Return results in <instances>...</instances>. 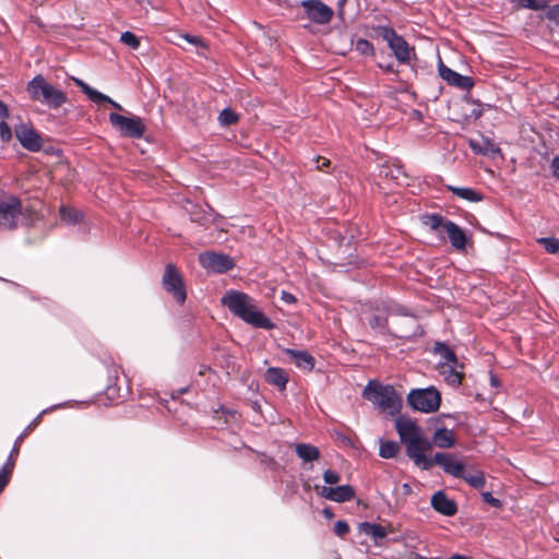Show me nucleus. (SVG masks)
<instances>
[{
  "label": "nucleus",
  "mask_w": 559,
  "mask_h": 559,
  "mask_svg": "<svg viewBox=\"0 0 559 559\" xmlns=\"http://www.w3.org/2000/svg\"><path fill=\"white\" fill-rule=\"evenodd\" d=\"M31 97L52 108H59L67 102V95L46 82L41 75H36L27 86Z\"/></svg>",
  "instance_id": "obj_4"
},
{
  "label": "nucleus",
  "mask_w": 559,
  "mask_h": 559,
  "mask_svg": "<svg viewBox=\"0 0 559 559\" xmlns=\"http://www.w3.org/2000/svg\"><path fill=\"white\" fill-rule=\"evenodd\" d=\"M12 138V132L10 127L4 122H0V140L2 142H9Z\"/></svg>",
  "instance_id": "obj_41"
},
{
  "label": "nucleus",
  "mask_w": 559,
  "mask_h": 559,
  "mask_svg": "<svg viewBox=\"0 0 559 559\" xmlns=\"http://www.w3.org/2000/svg\"><path fill=\"white\" fill-rule=\"evenodd\" d=\"M180 37L182 39H185L188 44H191V45L195 46L197 48H200L202 50H205L207 48L205 43L203 41V39L199 36L185 34V35H180Z\"/></svg>",
  "instance_id": "obj_38"
},
{
  "label": "nucleus",
  "mask_w": 559,
  "mask_h": 559,
  "mask_svg": "<svg viewBox=\"0 0 559 559\" xmlns=\"http://www.w3.org/2000/svg\"><path fill=\"white\" fill-rule=\"evenodd\" d=\"M455 436L452 430L439 428L435 431L431 443L441 449H450L455 445Z\"/></svg>",
  "instance_id": "obj_23"
},
{
  "label": "nucleus",
  "mask_w": 559,
  "mask_h": 559,
  "mask_svg": "<svg viewBox=\"0 0 559 559\" xmlns=\"http://www.w3.org/2000/svg\"><path fill=\"white\" fill-rule=\"evenodd\" d=\"M320 495L335 502H346L354 498L355 490L349 485H342L337 487H322Z\"/></svg>",
  "instance_id": "obj_16"
},
{
  "label": "nucleus",
  "mask_w": 559,
  "mask_h": 559,
  "mask_svg": "<svg viewBox=\"0 0 559 559\" xmlns=\"http://www.w3.org/2000/svg\"><path fill=\"white\" fill-rule=\"evenodd\" d=\"M334 532L336 535L343 537L349 532V526L345 521H337L334 525Z\"/></svg>",
  "instance_id": "obj_42"
},
{
  "label": "nucleus",
  "mask_w": 559,
  "mask_h": 559,
  "mask_svg": "<svg viewBox=\"0 0 559 559\" xmlns=\"http://www.w3.org/2000/svg\"><path fill=\"white\" fill-rule=\"evenodd\" d=\"M400 450V445L395 441H382L380 444L379 454L383 459L394 457Z\"/></svg>",
  "instance_id": "obj_30"
},
{
  "label": "nucleus",
  "mask_w": 559,
  "mask_h": 559,
  "mask_svg": "<svg viewBox=\"0 0 559 559\" xmlns=\"http://www.w3.org/2000/svg\"><path fill=\"white\" fill-rule=\"evenodd\" d=\"M15 135L22 146L31 152H38L43 146L40 135L34 128L27 124H20L15 128Z\"/></svg>",
  "instance_id": "obj_14"
},
{
  "label": "nucleus",
  "mask_w": 559,
  "mask_h": 559,
  "mask_svg": "<svg viewBox=\"0 0 559 559\" xmlns=\"http://www.w3.org/2000/svg\"><path fill=\"white\" fill-rule=\"evenodd\" d=\"M76 86L81 88V91L92 100L93 103L100 104V103H109L111 106H114L116 109L122 110L121 105L116 103L114 99H111L109 96L98 92L97 90L87 85L84 81L81 79H73Z\"/></svg>",
  "instance_id": "obj_19"
},
{
  "label": "nucleus",
  "mask_w": 559,
  "mask_h": 559,
  "mask_svg": "<svg viewBox=\"0 0 559 559\" xmlns=\"http://www.w3.org/2000/svg\"><path fill=\"white\" fill-rule=\"evenodd\" d=\"M545 17L556 26H559V5L549 7L545 12Z\"/></svg>",
  "instance_id": "obj_37"
},
{
  "label": "nucleus",
  "mask_w": 559,
  "mask_h": 559,
  "mask_svg": "<svg viewBox=\"0 0 559 559\" xmlns=\"http://www.w3.org/2000/svg\"><path fill=\"white\" fill-rule=\"evenodd\" d=\"M222 304L236 317L246 323L260 329L272 330L274 323L259 309L257 301L239 290H228L222 298Z\"/></svg>",
  "instance_id": "obj_1"
},
{
  "label": "nucleus",
  "mask_w": 559,
  "mask_h": 559,
  "mask_svg": "<svg viewBox=\"0 0 559 559\" xmlns=\"http://www.w3.org/2000/svg\"><path fill=\"white\" fill-rule=\"evenodd\" d=\"M347 0H338V14L343 15V7Z\"/></svg>",
  "instance_id": "obj_50"
},
{
  "label": "nucleus",
  "mask_w": 559,
  "mask_h": 559,
  "mask_svg": "<svg viewBox=\"0 0 559 559\" xmlns=\"http://www.w3.org/2000/svg\"><path fill=\"white\" fill-rule=\"evenodd\" d=\"M457 367H462L459 362H440L438 365V371L443 377L444 381L452 385L459 386L462 383L463 372L457 370Z\"/></svg>",
  "instance_id": "obj_20"
},
{
  "label": "nucleus",
  "mask_w": 559,
  "mask_h": 559,
  "mask_svg": "<svg viewBox=\"0 0 559 559\" xmlns=\"http://www.w3.org/2000/svg\"><path fill=\"white\" fill-rule=\"evenodd\" d=\"M8 116V109L7 106L0 102V118H5Z\"/></svg>",
  "instance_id": "obj_48"
},
{
  "label": "nucleus",
  "mask_w": 559,
  "mask_h": 559,
  "mask_svg": "<svg viewBox=\"0 0 559 559\" xmlns=\"http://www.w3.org/2000/svg\"><path fill=\"white\" fill-rule=\"evenodd\" d=\"M199 262L207 271L224 273L235 266L234 260L224 253L203 252L199 254Z\"/></svg>",
  "instance_id": "obj_12"
},
{
  "label": "nucleus",
  "mask_w": 559,
  "mask_h": 559,
  "mask_svg": "<svg viewBox=\"0 0 559 559\" xmlns=\"http://www.w3.org/2000/svg\"><path fill=\"white\" fill-rule=\"evenodd\" d=\"M449 190H451L455 195H457L461 199L471 201V202H479L483 200V195L478 193L477 191L471 189V188H459V187H448Z\"/></svg>",
  "instance_id": "obj_27"
},
{
  "label": "nucleus",
  "mask_w": 559,
  "mask_h": 559,
  "mask_svg": "<svg viewBox=\"0 0 559 559\" xmlns=\"http://www.w3.org/2000/svg\"><path fill=\"white\" fill-rule=\"evenodd\" d=\"M469 146L475 153L484 155H495L500 152L497 144L488 139H485L481 142L471 141Z\"/></svg>",
  "instance_id": "obj_26"
},
{
  "label": "nucleus",
  "mask_w": 559,
  "mask_h": 559,
  "mask_svg": "<svg viewBox=\"0 0 559 559\" xmlns=\"http://www.w3.org/2000/svg\"><path fill=\"white\" fill-rule=\"evenodd\" d=\"M554 176L559 180V157H555L551 162Z\"/></svg>",
  "instance_id": "obj_47"
},
{
  "label": "nucleus",
  "mask_w": 559,
  "mask_h": 559,
  "mask_svg": "<svg viewBox=\"0 0 559 559\" xmlns=\"http://www.w3.org/2000/svg\"><path fill=\"white\" fill-rule=\"evenodd\" d=\"M539 242L544 245L545 249L549 253L559 252V240L556 238H542Z\"/></svg>",
  "instance_id": "obj_36"
},
{
  "label": "nucleus",
  "mask_w": 559,
  "mask_h": 559,
  "mask_svg": "<svg viewBox=\"0 0 559 559\" xmlns=\"http://www.w3.org/2000/svg\"><path fill=\"white\" fill-rule=\"evenodd\" d=\"M423 223L442 241L445 240L444 235H447V238L455 250L465 251L468 241L467 236L455 223L445 219L443 216L438 214H428L423 216Z\"/></svg>",
  "instance_id": "obj_2"
},
{
  "label": "nucleus",
  "mask_w": 559,
  "mask_h": 559,
  "mask_svg": "<svg viewBox=\"0 0 559 559\" xmlns=\"http://www.w3.org/2000/svg\"><path fill=\"white\" fill-rule=\"evenodd\" d=\"M511 2L532 10H540L545 7L544 0H510Z\"/></svg>",
  "instance_id": "obj_34"
},
{
  "label": "nucleus",
  "mask_w": 559,
  "mask_h": 559,
  "mask_svg": "<svg viewBox=\"0 0 559 559\" xmlns=\"http://www.w3.org/2000/svg\"><path fill=\"white\" fill-rule=\"evenodd\" d=\"M362 396L390 415L399 413L402 406V397L392 385L370 381L364 389Z\"/></svg>",
  "instance_id": "obj_3"
},
{
  "label": "nucleus",
  "mask_w": 559,
  "mask_h": 559,
  "mask_svg": "<svg viewBox=\"0 0 559 559\" xmlns=\"http://www.w3.org/2000/svg\"><path fill=\"white\" fill-rule=\"evenodd\" d=\"M109 121L122 135L140 139L143 136L145 126L140 117H126L116 112L109 115Z\"/></svg>",
  "instance_id": "obj_8"
},
{
  "label": "nucleus",
  "mask_w": 559,
  "mask_h": 559,
  "mask_svg": "<svg viewBox=\"0 0 559 559\" xmlns=\"http://www.w3.org/2000/svg\"><path fill=\"white\" fill-rule=\"evenodd\" d=\"M285 353L298 368L311 370L314 367L313 357L305 350L286 349Z\"/></svg>",
  "instance_id": "obj_22"
},
{
  "label": "nucleus",
  "mask_w": 559,
  "mask_h": 559,
  "mask_svg": "<svg viewBox=\"0 0 559 559\" xmlns=\"http://www.w3.org/2000/svg\"><path fill=\"white\" fill-rule=\"evenodd\" d=\"M21 216V201L11 194H0V230L16 228Z\"/></svg>",
  "instance_id": "obj_6"
},
{
  "label": "nucleus",
  "mask_w": 559,
  "mask_h": 559,
  "mask_svg": "<svg viewBox=\"0 0 559 559\" xmlns=\"http://www.w3.org/2000/svg\"><path fill=\"white\" fill-rule=\"evenodd\" d=\"M359 530L361 533L373 538L377 545L379 544V540L385 538L388 535V531L384 526L370 522H362L359 525Z\"/></svg>",
  "instance_id": "obj_24"
},
{
  "label": "nucleus",
  "mask_w": 559,
  "mask_h": 559,
  "mask_svg": "<svg viewBox=\"0 0 559 559\" xmlns=\"http://www.w3.org/2000/svg\"><path fill=\"white\" fill-rule=\"evenodd\" d=\"M431 449L432 443L423 436L417 441L406 445V453L417 466L428 471L433 466V461L432 459L428 457L425 452L430 451Z\"/></svg>",
  "instance_id": "obj_10"
},
{
  "label": "nucleus",
  "mask_w": 559,
  "mask_h": 559,
  "mask_svg": "<svg viewBox=\"0 0 559 559\" xmlns=\"http://www.w3.org/2000/svg\"><path fill=\"white\" fill-rule=\"evenodd\" d=\"M409 405L421 413H433L439 409L441 395L435 388L412 390L407 396Z\"/></svg>",
  "instance_id": "obj_5"
},
{
  "label": "nucleus",
  "mask_w": 559,
  "mask_h": 559,
  "mask_svg": "<svg viewBox=\"0 0 559 559\" xmlns=\"http://www.w3.org/2000/svg\"><path fill=\"white\" fill-rule=\"evenodd\" d=\"M59 213L61 221L68 225H74L82 218V214L78 210L64 205L60 207Z\"/></svg>",
  "instance_id": "obj_28"
},
{
  "label": "nucleus",
  "mask_w": 559,
  "mask_h": 559,
  "mask_svg": "<svg viewBox=\"0 0 559 559\" xmlns=\"http://www.w3.org/2000/svg\"><path fill=\"white\" fill-rule=\"evenodd\" d=\"M14 463L7 462L3 467L0 469V491L7 486L10 475L13 471Z\"/></svg>",
  "instance_id": "obj_33"
},
{
  "label": "nucleus",
  "mask_w": 559,
  "mask_h": 559,
  "mask_svg": "<svg viewBox=\"0 0 559 559\" xmlns=\"http://www.w3.org/2000/svg\"><path fill=\"white\" fill-rule=\"evenodd\" d=\"M432 508L442 515L452 516L457 512L456 503L449 499L443 491H437L431 497Z\"/></svg>",
  "instance_id": "obj_18"
},
{
  "label": "nucleus",
  "mask_w": 559,
  "mask_h": 559,
  "mask_svg": "<svg viewBox=\"0 0 559 559\" xmlns=\"http://www.w3.org/2000/svg\"><path fill=\"white\" fill-rule=\"evenodd\" d=\"M265 381L275 385L278 390L284 391L288 382V374L282 368L271 367L265 371Z\"/></svg>",
  "instance_id": "obj_21"
},
{
  "label": "nucleus",
  "mask_w": 559,
  "mask_h": 559,
  "mask_svg": "<svg viewBox=\"0 0 559 559\" xmlns=\"http://www.w3.org/2000/svg\"><path fill=\"white\" fill-rule=\"evenodd\" d=\"M281 298L286 304H294L296 301V297L293 294L285 290L282 292Z\"/></svg>",
  "instance_id": "obj_46"
},
{
  "label": "nucleus",
  "mask_w": 559,
  "mask_h": 559,
  "mask_svg": "<svg viewBox=\"0 0 559 559\" xmlns=\"http://www.w3.org/2000/svg\"><path fill=\"white\" fill-rule=\"evenodd\" d=\"M432 461L433 465H439L444 473L453 477L461 478L464 474V464L455 461L453 454L439 452L435 454Z\"/></svg>",
  "instance_id": "obj_15"
},
{
  "label": "nucleus",
  "mask_w": 559,
  "mask_h": 559,
  "mask_svg": "<svg viewBox=\"0 0 559 559\" xmlns=\"http://www.w3.org/2000/svg\"><path fill=\"white\" fill-rule=\"evenodd\" d=\"M435 353L443 359L442 362H454V365H457L455 353L444 343H436Z\"/></svg>",
  "instance_id": "obj_29"
},
{
  "label": "nucleus",
  "mask_w": 559,
  "mask_h": 559,
  "mask_svg": "<svg viewBox=\"0 0 559 559\" xmlns=\"http://www.w3.org/2000/svg\"><path fill=\"white\" fill-rule=\"evenodd\" d=\"M163 286L177 302L183 304L186 301L187 293L183 280L176 266L171 263L166 265L163 275Z\"/></svg>",
  "instance_id": "obj_9"
},
{
  "label": "nucleus",
  "mask_w": 559,
  "mask_h": 559,
  "mask_svg": "<svg viewBox=\"0 0 559 559\" xmlns=\"http://www.w3.org/2000/svg\"><path fill=\"white\" fill-rule=\"evenodd\" d=\"M481 497H483L484 501H486L490 506H492L495 508H500L501 507V501L499 499L492 497V495L490 492H488V491L483 492Z\"/></svg>",
  "instance_id": "obj_43"
},
{
  "label": "nucleus",
  "mask_w": 559,
  "mask_h": 559,
  "mask_svg": "<svg viewBox=\"0 0 559 559\" xmlns=\"http://www.w3.org/2000/svg\"><path fill=\"white\" fill-rule=\"evenodd\" d=\"M330 159L325 158V157H321V156H318L316 158V164H317V169L318 170H324L325 168H328L330 166Z\"/></svg>",
  "instance_id": "obj_45"
},
{
  "label": "nucleus",
  "mask_w": 559,
  "mask_h": 559,
  "mask_svg": "<svg viewBox=\"0 0 559 559\" xmlns=\"http://www.w3.org/2000/svg\"><path fill=\"white\" fill-rule=\"evenodd\" d=\"M323 479L326 484L334 485L337 484L341 479V476L337 472L332 469H326L323 473Z\"/></svg>",
  "instance_id": "obj_40"
},
{
  "label": "nucleus",
  "mask_w": 559,
  "mask_h": 559,
  "mask_svg": "<svg viewBox=\"0 0 559 559\" xmlns=\"http://www.w3.org/2000/svg\"><path fill=\"white\" fill-rule=\"evenodd\" d=\"M218 120L222 126H230L238 121V116L229 108H226L219 114Z\"/></svg>",
  "instance_id": "obj_32"
},
{
  "label": "nucleus",
  "mask_w": 559,
  "mask_h": 559,
  "mask_svg": "<svg viewBox=\"0 0 559 559\" xmlns=\"http://www.w3.org/2000/svg\"><path fill=\"white\" fill-rule=\"evenodd\" d=\"M120 40L131 47L132 49H138L139 46H140V40L139 38L131 32H124L121 34L120 36Z\"/></svg>",
  "instance_id": "obj_35"
},
{
  "label": "nucleus",
  "mask_w": 559,
  "mask_h": 559,
  "mask_svg": "<svg viewBox=\"0 0 559 559\" xmlns=\"http://www.w3.org/2000/svg\"><path fill=\"white\" fill-rule=\"evenodd\" d=\"M322 514L326 518V519H332L334 516L332 510L330 508H324L322 510Z\"/></svg>",
  "instance_id": "obj_49"
},
{
  "label": "nucleus",
  "mask_w": 559,
  "mask_h": 559,
  "mask_svg": "<svg viewBox=\"0 0 559 559\" xmlns=\"http://www.w3.org/2000/svg\"><path fill=\"white\" fill-rule=\"evenodd\" d=\"M491 383H492L493 385H497L496 379H495L493 377L491 378Z\"/></svg>",
  "instance_id": "obj_51"
},
{
  "label": "nucleus",
  "mask_w": 559,
  "mask_h": 559,
  "mask_svg": "<svg viewBox=\"0 0 559 559\" xmlns=\"http://www.w3.org/2000/svg\"><path fill=\"white\" fill-rule=\"evenodd\" d=\"M379 33L388 43L396 60L403 64L408 63L414 48L391 27L380 26Z\"/></svg>",
  "instance_id": "obj_7"
},
{
  "label": "nucleus",
  "mask_w": 559,
  "mask_h": 559,
  "mask_svg": "<svg viewBox=\"0 0 559 559\" xmlns=\"http://www.w3.org/2000/svg\"><path fill=\"white\" fill-rule=\"evenodd\" d=\"M23 438H24V435H21V436L17 438V440L15 441V444H14V447H13L12 451H11V454H10V456H9L8 462H10V463H12V462H13V463H14V456H16V455H17V453H19L20 445H21V442H22Z\"/></svg>",
  "instance_id": "obj_44"
},
{
  "label": "nucleus",
  "mask_w": 559,
  "mask_h": 559,
  "mask_svg": "<svg viewBox=\"0 0 559 559\" xmlns=\"http://www.w3.org/2000/svg\"><path fill=\"white\" fill-rule=\"evenodd\" d=\"M439 73L440 76L448 83L460 88L469 90L474 85V82L469 76L461 75L455 71L451 70L450 68L445 67L443 63H440L439 66Z\"/></svg>",
  "instance_id": "obj_17"
},
{
  "label": "nucleus",
  "mask_w": 559,
  "mask_h": 559,
  "mask_svg": "<svg viewBox=\"0 0 559 559\" xmlns=\"http://www.w3.org/2000/svg\"><path fill=\"white\" fill-rule=\"evenodd\" d=\"M301 7L307 17L316 24H329L334 15L333 9L320 0H304Z\"/></svg>",
  "instance_id": "obj_11"
},
{
  "label": "nucleus",
  "mask_w": 559,
  "mask_h": 559,
  "mask_svg": "<svg viewBox=\"0 0 559 559\" xmlns=\"http://www.w3.org/2000/svg\"><path fill=\"white\" fill-rule=\"evenodd\" d=\"M395 428L405 447L423 437L420 427L411 418L399 417L395 420Z\"/></svg>",
  "instance_id": "obj_13"
},
{
  "label": "nucleus",
  "mask_w": 559,
  "mask_h": 559,
  "mask_svg": "<svg viewBox=\"0 0 559 559\" xmlns=\"http://www.w3.org/2000/svg\"><path fill=\"white\" fill-rule=\"evenodd\" d=\"M461 478H463L469 486L477 489L483 488L486 484L485 475L480 471H477L474 474L464 473Z\"/></svg>",
  "instance_id": "obj_31"
},
{
  "label": "nucleus",
  "mask_w": 559,
  "mask_h": 559,
  "mask_svg": "<svg viewBox=\"0 0 559 559\" xmlns=\"http://www.w3.org/2000/svg\"><path fill=\"white\" fill-rule=\"evenodd\" d=\"M297 455L305 462L317 461L320 456V452L317 447L308 443L296 444Z\"/></svg>",
  "instance_id": "obj_25"
},
{
  "label": "nucleus",
  "mask_w": 559,
  "mask_h": 559,
  "mask_svg": "<svg viewBox=\"0 0 559 559\" xmlns=\"http://www.w3.org/2000/svg\"><path fill=\"white\" fill-rule=\"evenodd\" d=\"M356 50L361 55H372L374 51L372 44L366 39L357 40Z\"/></svg>",
  "instance_id": "obj_39"
}]
</instances>
